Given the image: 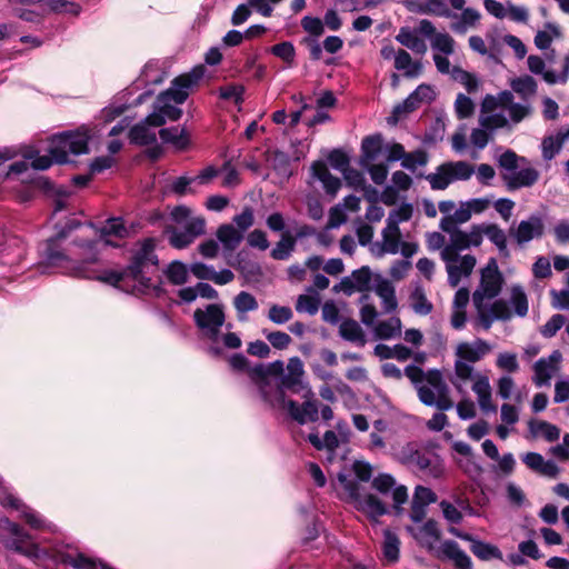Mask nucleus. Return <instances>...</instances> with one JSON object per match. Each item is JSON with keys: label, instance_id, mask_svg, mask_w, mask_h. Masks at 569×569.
I'll return each instance as SVG.
<instances>
[{"label": "nucleus", "instance_id": "obj_1", "mask_svg": "<svg viewBox=\"0 0 569 569\" xmlns=\"http://www.w3.org/2000/svg\"><path fill=\"white\" fill-rule=\"evenodd\" d=\"M80 226L79 221L71 218L56 231L54 236L46 240L42 258L47 266L59 268L63 273L74 278L99 280L122 290H141L150 287L151 279L144 273L149 267L158 266L153 239L148 238L141 242L126 269H100L97 266L99 242L112 244L109 237L124 238L128 234L124 222L121 218H110L100 229V240H73L62 249V243L70 232Z\"/></svg>", "mask_w": 569, "mask_h": 569}, {"label": "nucleus", "instance_id": "obj_2", "mask_svg": "<svg viewBox=\"0 0 569 569\" xmlns=\"http://www.w3.org/2000/svg\"><path fill=\"white\" fill-rule=\"evenodd\" d=\"M303 377V362L299 357L289 358L286 368L281 360H276L249 370V378L258 388L262 401L273 409L284 408L286 390L301 393L310 388Z\"/></svg>", "mask_w": 569, "mask_h": 569}, {"label": "nucleus", "instance_id": "obj_3", "mask_svg": "<svg viewBox=\"0 0 569 569\" xmlns=\"http://www.w3.org/2000/svg\"><path fill=\"white\" fill-rule=\"evenodd\" d=\"M502 282V276L497 267H487L481 272L479 288L473 292L478 323L485 330L490 329L496 320L506 321L511 319V311L507 301L498 299L490 305L485 303L486 299H493L500 293Z\"/></svg>", "mask_w": 569, "mask_h": 569}, {"label": "nucleus", "instance_id": "obj_4", "mask_svg": "<svg viewBox=\"0 0 569 569\" xmlns=\"http://www.w3.org/2000/svg\"><path fill=\"white\" fill-rule=\"evenodd\" d=\"M89 134L87 131H67L54 136L51 140L49 152L47 156H39L34 149H28L23 152L26 160H32L31 167L36 170H47L53 162L66 163L69 161V154H83L89 151Z\"/></svg>", "mask_w": 569, "mask_h": 569}, {"label": "nucleus", "instance_id": "obj_5", "mask_svg": "<svg viewBox=\"0 0 569 569\" xmlns=\"http://www.w3.org/2000/svg\"><path fill=\"white\" fill-rule=\"evenodd\" d=\"M511 91L505 90L497 96L487 94L481 102L480 124L487 129L496 130L508 127L509 121L502 112L506 110L513 123L521 122L531 114L532 108L528 101L517 103Z\"/></svg>", "mask_w": 569, "mask_h": 569}, {"label": "nucleus", "instance_id": "obj_6", "mask_svg": "<svg viewBox=\"0 0 569 569\" xmlns=\"http://www.w3.org/2000/svg\"><path fill=\"white\" fill-rule=\"evenodd\" d=\"M202 72L193 70L189 74L177 77L172 81L171 88L158 96L154 103L153 111L148 116V121L152 122L156 127H161L166 120L176 121L182 116V110L170 102L176 104L183 103L188 96L189 90L198 83L201 79Z\"/></svg>", "mask_w": 569, "mask_h": 569}, {"label": "nucleus", "instance_id": "obj_7", "mask_svg": "<svg viewBox=\"0 0 569 569\" xmlns=\"http://www.w3.org/2000/svg\"><path fill=\"white\" fill-rule=\"evenodd\" d=\"M501 180L508 191L530 188L539 180L540 172L525 158L507 150L498 159Z\"/></svg>", "mask_w": 569, "mask_h": 569}, {"label": "nucleus", "instance_id": "obj_8", "mask_svg": "<svg viewBox=\"0 0 569 569\" xmlns=\"http://www.w3.org/2000/svg\"><path fill=\"white\" fill-rule=\"evenodd\" d=\"M491 350V345L481 338L457 345L453 365L455 376L451 382L458 391L462 390V383L472 379L475 372L473 363L482 360Z\"/></svg>", "mask_w": 569, "mask_h": 569}, {"label": "nucleus", "instance_id": "obj_9", "mask_svg": "<svg viewBox=\"0 0 569 569\" xmlns=\"http://www.w3.org/2000/svg\"><path fill=\"white\" fill-rule=\"evenodd\" d=\"M401 463L412 470L421 472L426 477L438 479L443 475V461L433 450L409 442L398 453Z\"/></svg>", "mask_w": 569, "mask_h": 569}, {"label": "nucleus", "instance_id": "obj_10", "mask_svg": "<svg viewBox=\"0 0 569 569\" xmlns=\"http://www.w3.org/2000/svg\"><path fill=\"white\" fill-rule=\"evenodd\" d=\"M417 391L420 401L426 406L436 407L441 411L449 410L453 406L449 397V388L441 371L437 369L427 371V381L418 386Z\"/></svg>", "mask_w": 569, "mask_h": 569}, {"label": "nucleus", "instance_id": "obj_11", "mask_svg": "<svg viewBox=\"0 0 569 569\" xmlns=\"http://www.w3.org/2000/svg\"><path fill=\"white\" fill-rule=\"evenodd\" d=\"M475 173V167L467 161H448L437 167L426 179L432 190H445L456 181H467Z\"/></svg>", "mask_w": 569, "mask_h": 569}, {"label": "nucleus", "instance_id": "obj_12", "mask_svg": "<svg viewBox=\"0 0 569 569\" xmlns=\"http://www.w3.org/2000/svg\"><path fill=\"white\" fill-rule=\"evenodd\" d=\"M442 231L449 234V242L441 250L442 260H457L460 251L481 244V236L477 224H472L469 231L459 228Z\"/></svg>", "mask_w": 569, "mask_h": 569}, {"label": "nucleus", "instance_id": "obj_13", "mask_svg": "<svg viewBox=\"0 0 569 569\" xmlns=\"http://www.w3.org/2000/svg\"><path fill=\"white\" fill-rule=\"evenodd\" d=\"M379 247V254H397L400 252L406 259L411 258L418 251V244L411 241H402V234L399 227L386 224L381 231V242Z\"/></svg>", "mask_w": 569, "mask_h": 569}, {"label": "nucleus", "instance_id": "obj_14", "mask_svg": "<svg viewBox=\"0 0 569 569\" xmlns=\"http://www.w3.org/2000/svg\"><path fill=\"white\" fill-rule=\"evenodd\" d=\"M345 489L355 507L372 519L387 513L386 505L373 495L365 492L359 482L348 481L345 483Z\"/></svg>", "mask_w": 569, "mask_h": 569}, {"label": "nucleus", "instance_id": "obj_15", "mask_svg": "<svg viewBox=\"0 0 569 569\" xmlns=\"http://www.w3.org/2000/svg\"><path fill=\"white\" fill-rule=\"evenodd\" d=\"M193 319L197 327L207 332L210 339L216 340L220 328L223 326L226 316L221 305H208L204 309H196Z\"/></svg>", "mask_w": 569, "mask_h": 569}, {"label": "nucleus", "instance_id": "obj_16", "mask_svg": "<svg viewBox=\"0 0 569 569\" xmlns=\"http://www.w3.org/2000/svg\"><path fill=\"white\" fill-rule=\"evenodd\" d=\"M301 393L305 399L302 405L293 400H284L283 409H287L289 416L300 425H305L308 421L316 422L319 419V408L311 387Z\"/></svg>", "mask_w": 569, "mask_h": 569}, {"label": "nucleus", "instance_id": "obj_17", "mask_svg": "<svg viewBox=\"0 0 569 569\" xmlns=\"http://www.w3.org/2000/svg\"><path fill=\"white\" fill-rule=\"evenodd\" d=\"M561 358L560 351L555 350L548 357H542L533 363L532 382L536 387L550 386L552 377L559 371Z\"/></svg>", "mask_w": 569, "mask_h": 569}, {"label": "nucleus", "instance_id": "obj_18", "mask_svg": "<svg viewBox=\"0 0 569 569\" xmlns=\"http://www.w3.org/2000/svg\"><path fill=\"white\" fill-rule=\"evenodd\" d=\"M206 231V220L202 217H193L184 226L183 230H173L169 237L170 244L177 249H183L191 244L196 238Z\"/></svg>", "mask_w": 569, "mask_h": 569}, {"label": "nucleus", "instance_id": "obj_19", "mask_svg": "<svg viewBox=\"0 0 569 569\" xmlns=\"http://www.w3.org/2000/svg\"><path fill=\"white\" fill-rule=\"evenodd\" d=\"M448 531L465 541L471 542L470 550L471 552L479 558L480 560L488 561L490 559H499L502 560L503 556L500 549L491 543L483 542L473 538L470 533L463 532L456 527H450Z\"/></svg>", "mask_w": 569, "mask_h": 569}, {"label": "nucleus", "instance_id": "obj_20", "mask_svg": "<svg viewBox=\"0 0 569 569\" xmlns=\"http://www.w3.org/2000/svg\"><path fill=\"white\" fill-rule=\"evenodd\" d=\"M372 488L382 495L391 493L395 508H399L408 500L406 486H397L395 478L389 473H380L373 478Z\"/></svg>", "mask_w": 569, "mask_h": 569}, {"label": "nucleus", "instance_id": "obj_21", "mask_svg": "<svg viewBox=\"0 0 569 569\" xmlns=\"http://www.w3.org/2000/svg\"><path fill=\"white\" fill-rule=\"evenodd\" d=\"M543 230L542 218L538 214H531L527 220L520 221L516 229H510V234L518 244H525L535 238H540Z\"/></svg>", "mask_w": 569, "mask_h": 569}, {"label": "nucleus", "instance_id": "obj_22", "mask_svg": "<svg viewBox=\"0 0 569 569\" xmlns=\"http://www.w3.org/2000/svg\"><path fill=\"white\" fill-rule=\"evenodd\" d=\"M471 389L477 396V401L480 409L485 413H496L497 406L492 402V390L489 381V377L482 373L473 372Z\"/></svg>", "mask_w": 569, "mask_h": 569}, {"label": "nucleus", "instance_id": "obj_23", "mask_svg": "<svg viewBox=\"0 0 569 569\" xmlns=\"http://www.w3.org/2000/svg\"><path fill=\"white\" fill-rule=\"evenodd\" d=\"M443 261L448 272V282L452 288L457 287L462 278L469 277L476 266V258L471 254L462 257L458 254L457 260Z\"/></svg>", "mask_w": 569, "mask_h": 569}, {"label": "nucleus", "instance_id": "obj_24", "mask_svg": "<svg viewBox=\"0 0 569 569\" xmlns=\"http://www.w3.org/2000/svg\"><path fill=\"white\" fill-rule=\"evenodd\" d=\"M407 530L420 546L429 551L435 549L436 543L440 539V530L437 521L433 519H429L418 527H408Z\"/></svg>", "mask_w": 569, "mask_h": 569}, {"label": "nucleus", "instance_id": "obj_25", "mask_svg": "<svg viewBox=\"0 0 569 569\" xmlns=\"http://www.w3.org/2000/svg\"><path fill=\"white\" fill-rule=\"evenodd\" d=\"M191 273L200 280H211L216 284L223 286L234 279V273L230 269L216 271L212 266L202 262H194L190 266Z\"/></svg>", "mask_w": 569, "mask_h": 569}, {"label": "nucleus", "instance_id": "obj_26", "mask_svg": "<svg viewBox=\"0 0 569 569\" xmlns=\"http://www.w3.org/2000/svg\"><path fill=\"white\" fill-rule=\"evenodd\" d=\"M522 462L531 471L548 478H557L560 469L552 460H546L541 453L527 452L521 456Z\"/></svg>", "mask_w": 569, "mask_h": 569}, {"label": "nucleus", "instance_id": "obj_27", "mask_svg": "<svg viewBox=\"0 0 569 569\" xmlns=\"http://www.w3.org/2000/svg\"><path fill=\"white\" fill-rule=\"evenodd\" d=\"M438 557L451 560L457 569H471L470 557L453 540H445L439 550Z\"/></svg>", "mask_w": 569, "mask_h": 569}, {"label": "nucleus", "instance_id": "obj_28", "mask_svg": "<svg viewBox=\"0 0 569 569\" xmlns=\"http://www.w3.org/2000/svg\"><path fill=\"white\" fill-rule=\"evenodd\" d=\"M311 172L315 178L322 182L328 194L335 197L341 187L339 178L332 176L323 161H315L311 166Z\"/></svg>", "mask_w": 569, "mask_h": 569}, {"label": "nucleus", "instance_id": "obj_29", "mask_svg": "<svg viewBox=\"0 0 569 569\" xmlns=\"http://www.w3.org/2000/svg\"><path fill=\"white\" fill-rule=\"evenodd\" d=\"M157 127L148 121V117L140 123L130 129V141L138 146H149L157 141L156 129Z\"/></svg>", "mask_w": 569, "mask_h": 569}, {"label": "nucleus", "instance_id": "obj_30", "mask_svg": "<svg viewBox=\"0 0 569 569\" xmlns=\"http://www.w3.org/2000/svg\"><path fill=\"white\" fill-rule=\"evenodd\" d=\"M395 69L401 71L403 77L415 79L422 73L423 64L420 60H413L406 50L399 49L395 61Z\"/></svg>", "mask_w": 569, "mask_h": 569}, {"label": "nucleus", "instance_id": "obj_31", "mask_svg": "<svg viewBox=\"0 0 569 569\" xmlns=\"http://www.w3.org/2000/svg\"><path fill=\"white\" fill-rule=\"evenodd\" d=\"M450 6L456 10L463 9L465 0H448ZM419 11L426 14H433L437 17L450 18L451 11L447 6L446 0H426Z\"/></svg>", "mask_w": 569, "mask_h": 569}, {"label": "nucleus", "instance_id": "obj_32", "mask_svg": "<svg viewBox=\"0 0 569 569\" xmlns=\"http://www.w3.org/2000/svg\"><path fill=\"white\" fill-rule=\"evenodd\" d=\"M159 136L163 143L170 144L179 151L187 149L190 143L186 129L178 126L160 129Z\"/></svg>", "mask_w": 569, "mask_h": 569}, {"label": "nucleus", "instance_id": "obj_33", "mask_svg": "<svg viewBox=\"0 0 569 569\" xmlns=\"http://www.w3.org/2000/svg\"><path fill=\"white\" fill-rule=\"evenodd\" d=\"M457 503L458 506H455L448 500H441L439 502L443 518L451 525H460L462 522L463 515L461 510H468L470 513L472 512V508L467 500L458 499Z\"/></svg>", "mask_w": 569, "mask_h": 569}, {"label": "nucleus", "instance_id": "obj_34", "mask_svg": "<svg viewBox=\"0 0 569 569\" xmlns=\"http://www.w3.org/2000/svg\"><path fill=\"white\" fill-rule=\"evenodd\" d=\"M478 226V231L481 236V241L483 240V236H486L499 250L500 253L508 254L507 250V236L505 231L496 223H480Z\"/></svg>", "mask_w": 569, "mask_h": 569}, {"label": "nucleus", "instance_id": "obj_35", "mask_svg": "<svg viewBox=\"0 0 569 569\" xmlns=\"http://www.w3.org/2000/svg\"><path fill=\"white\" fill-rule=\"evenodd\" d=\"M396 40L420 56L427 52L428 48L426 41L420 38L415 30L408 27H403L399 30Z\"/></svg>", "mask_w": 569, "mask_h": 569}, {"label": "nucleus", "instance_id": "obj_36", "mask_svg": "<svg viewBox=\"0 0 569 569\" xmlns=\"http://www.w3.org/2000/svg\"><path fill=\"white\" fill-rule=\"evenodd\" d=\"M217 238L227 251L236 250L243 239V234L233 224H221L217 230Z\"/></svg>", "mask_w": 569, "mask_h": 569}, {"label": "nucleus", "instance_id": "obj_37", "mask_svg": "<svg viewBox=\"0 0 569 569\" xmlns=\"http://www.w3.org/2000/svg\"><path fill=\"white\" fill-rule=\"evenodd\" d=\"M507 303L511 307V316L515 315L520 318L527 316L529 310L528 297L520 284H513L510 288V298Z\"/></svg>", "mask_w": 569, "mask_h": 569}, {"label": "nucleus", "instance_id": "obj_38", "mask_svg": "<svg viewBox=\"0 0 569 569\" xmlns=\"http://www.w3.org/2000/svg\"><path fill=\"white\" fill-rule=\"evenodd\" d=\"M529 430L533 437H542L549 442H553L560 437V429L547 421L531 420L529 421Z\"/></svg>", "mask_w": 569, "mask_h": 569}, {"label": "nucleus", "instance_id": "obj_39", "mask_svg": "<svg viewBox=\"0 0 569 569\" xmlns=\"http://www.w3.org/2000/svg\"><path fill=\"white\" fill-rule=\"evenodd\" d=\"M81 12L80 4L68 0H44L42 13H68L78 16Z\"/></svg>", "mask_w": 569, "mask_h": 569}, {"label": "nucleus", "instance_id": "obj_40", "mask_svg": "<svg viewBox=\"0 0 569 569\" xmlns=\"http://www.w3.org/2000/svg\"><path fill=\"white\" fill-rule=\"evenodd\" d=\"M471 219L470 211L465 202L455 209L452 216L442 217L439 223L441 230H451L459 228V224L466 223Z\"/></svg>", "mask_w": 569, "mask_h": 569}, {"label": "nucleus", "instance_id": "obj_41", "mask_svg": "<svg viewBox=\"0 0 569 569\" xmlns=\"http://www.w3.org/2000/svg\"><path fill=\"white\" fill-rule=\"evenodd\" d=\"M340 336L348 341L363 346L366 343L363 331L360 325L351 319L343 320L339 327Z\"/></svg>", "mask_w": 569, "mask_h": 569}, {"label": "nucleus", "instance_id": "obj_42", "mask_svg": "<svg viewBox=\"0 0 569 569\" xmlns=\"http://www.w3.org/2000/svg\"><path fill=\"white\" fill-rule=\"evenodd\" d=\"M511 89L521 96L525 101L537 93V82L530 76H521L510 82Z\"/></svg>", "mask_w": 569, "mask_h": 569}, {"label": "nucleus", "instance_id": "obj_43", "mask_svg": "<svg viewBox=\"0 0 569 569\" xmlns=\"http://www.w3.org/2000/svg\"><path fill=\"white\" fill-rule=\"evenodd\" d=\"M401 321L397 317L380 321L375 327V335L382 340H389L400 335Z\"/></svg>", "mask_w": 569, "mask_h": 569}, {"label": "nucleus", "instance_id": "obj_44", "mask_svg": "<svg viewBox=\"0 0 569 569\" xmlns=\"http://www.w3.org/2000/svg\"><path fill=\"white\" fill-rule=\"evenodd\" d=\"M399 547L400 541L396 533L390 531L389 529L383 532V543H382V553L383 558L390 562L395 563L399 559Z\"/></svg>", "mask_w": 569, "mask_h": 569}, {"label": "nucleus", "instance_id": "obj_45", "mask_svg": "<svg viewBox=\"0 0 569 569\" xmlns=\"http://www.w3.org/2000/svg\"><path fill=\"white\" fill-rule=\"evenodd\" d=\"M565 143V137L562 131L557 132L553 136L545 137L541 142V152L545 160L553 159L561 150Z\"/></svg>", "mask_w": 569, "mask_h": 569}, {"label": "nucleus", "instance_id": "obj_46", "mask_svg": "<svg viewBox=\"0 0 569 569\" xmlns=\"http://www.w3.org/2000/svg\"><path fill=\"white\" fill-rule=\"evenodd\" d=\"M376 293L380 297L382 307L387 312H391L397 308L395 288L389 281L383 280L379 282L376 287Z\"/></svg>", "mask_w": 569, "mask_h": 569}, {"label": "nucleus", "instance_id": "obj_47", "mask_svg": "<svg viewBox=\"0 0 569 569\" xmlns=\"http://www.w3.org/2000/svg\"><path fill=\"white\" fill-rule=\"evenodd\" d=\"M308 441L317 449L322 450L326 449L330 452H333L339 447V439L335 431L328 430L323 435V439H320L318 433H310L308 436Z\"/></svg>", "mask_w": 569, "mask_h": 569}, {"label": "nucleus", "instance_id": "obj_48", "mask_svg": "<svg viewBox=\"0 0 569 569\" xmlns=\"http://www.w3.org/2000/svg\"><path fill=\"white\" fill-rule=\"evenodd\" d=\"M295 246L296 239L288 233H283L270 254L276 260H287L295 250Z\"/></svg>", "mask_w": 569, "mask_h": 569}, {"label": "nucleus", "instance_id": "obj_49", "mask_svg": "<svg viewBox=\"0 0 569 569\" xmlns=\"http://www.w3.org/2000/svg\"><path fill=\"white\" fill-rule=\"evenodd\" d=\"M382 149V138L380 134L368 136L362 140V156L368 161H375Z\"/></svg>", "mask_w": 569, "mask_h": 569}, {"label": "nucleus", "instance_id": "obj_50", "mask_svg": "<svg viewBox=\"0 0 569 569\" xmlns=\"http://www.w3.org/2000/svg\"><path fill=\"white\" fill-rule=\"evenodd\" d=\"M410 299L413 311L420 316H427L433 309L432 303L428 300L425 290L421 287H417L413 290Z\"/></svg>", "mask_w": 569, "mask_h": 569}, {"label": "nucleus", "instance_id": "obj_51", "mask_svg": "<svg viewBox=\"0 0 569 569\" xmlns=\"http://www.w3.org/2000/svg\"><path fill=\"white\" fill-rule=\"evenodd\" d=\"M233 306L239 317L258 309L259 305L254 296L247 291H240L233 299Z\"/></svg>", "mask_w": 569, "mask_h": 569}, {"label": "nucleus", "instance_id": "obj_52", "mask_svg": "<svg viewBox=\"0 0 569 569\" xmlns=\"http://www.w3.org/2000/svg\"><path fill=\"white\" fill-rule=\"evenodd\" d=\"M451 78L462 84L469 93L476 92L479 88L477 77L459 67L452 68Z\"/></svg>", "mask_w": 569, "mask_h": 569}, {"label": "nucleus", "instance_id": "obj_53", "mask_svg": "<svg viewBox=\"0 0 569 569\" xmlns=\"http://www.w3.org/2000/svg\"><path fill=\"white\" fill-rule=\"evenodd\" d=\"M431 48L445 56H450L455 51V39L446 32H438L431 39Z\"/></svg>", "mask_w": 569, "mask_h": 569}, {"label": "nucleus", "instance_id": "obj_54", "mask_svg": "<svg viewBox=\"0 0 569 569\" xmlns=\"http://www.w3.org/2000/svg\"><path fill=\"white\" fill-rule=\"evenodd\" d=\"M428 153L422 149H417L406 153L401 166L405 169L415 172L418 167H425L428 163Z\"/></svg>", "mask_w": 569, "mask_h": 569}, {"label": "nucleus", "instance_id": "obj_55", "mask_svg": "<svg viewBox=\"0 0 569 569\" xmlns=\"http://www.w3.org/2000/svg\"><path fill=\"white\" fill-rule=\"evenodd\" d=\"M166 276L172 284H176V286L183 284L188 280L187 266L180 261H172L167 267Z\"/></svg>", "mask_w": 569, "mask_h": 569}, {"label": "nucleus", "instance_id": "obj_56", "mask_svg": "<svg viewBox=\"0 0 569 569\" xmlns=\"http://www.w3.org/2000/svg\"><path fill=\"white\" fill-rule=\"evenodd\" d=\"M481 18L479 11L473 8H466L462 10L453 29L459 32H465L468 28L475 27Z\"/></svg>", "mask_w": 569, "mask_h": 569}, {"label": "nucleus", "instance_id": "obj_57", "mask_svg": "<svg viewBox=\"0 0 569 569\" xmlns=\"http://www.w3.org/2000/svg\"><path fill=\"white\" fill-rule=\"evenodd\" d=\"M413 208L410 203H402L400 207L393 209L389 212V216L386 220V224L392 227H399L401 222L409 221L412 217Z\"/></svg>", "mask_w": 569, "mask_h": 569}, {"label": "nucleus", "instance_id": "obj_58", "mask_svg": "<svg viewBox=\"0 0 569 569\" xmlns=\"http://www.w3.org/2000/svg\"><path fill=\"white\" fill-rule=\"evenodd\" d=\"M271 53L284 61L288 67H292L295 63L296 49L289 41H283L272 46Z\"/></svg>", "mask_w": 569, "mask_h": 569}, {"label": "nucleus", "instance_id": "obj_59", "mask_svg": "<svg viewBox=\"0 0 569 569\" xmlns=\"http://www.w3.org/2000/svg\"><path fill=\"white\" fill-rule=\"evenodd\" d=\"M496 366L509 376L519 370V362L516 353L500 352L496 359Z\"/></svg>", "mask_w": 569, "mask_h": 569}, {"label": "nucleus", "instance_id": "obj_60", "mask_svg": "<svg viewBox=\"0 0 569 569\" xmlns=\"http://www.w3.org/2000/svg\"><path fill=\"white\" fill-rule=\"evenodd\" d=\"M547 27L550 29V31L540 30L535 36V44L540 50L549 49L553 38L560 36V32L556 26L548 23Z\"/></svg>", "mask_w": 569, "mask_h": 569}, {"label": "nucleus", "instance_id": "obj_61", "mask_svg": "<svg viewBox=\"0 0 569 569\" xmlns=\"http://www.w3.org/2000/svg\"><path fill=\"white\" fill-rule=\"evenodd\" d=\"M293 312L290 307L272 305L268 312V319L276 325H283L291 320Z\"/></svg>", "mask_w": 569, "mask_h": 569}, {"label": "nucleus", "instance_id": "obj_62", "mask_svg": "<svg viewBox=\"0 0 569 569\" xmlns=\"http://www.w3.org/2000/svg\"><path fill=\"white\" fill-rule=\"evenodd\" d=\"M244 88L241 84H228L219 89V97L223 100H232L240 104L243 101Z\"/></svg>", "mask_w": 569, "mask_h": 569}, {"label": "nucleus", "instance_id": "obj_63", "mask_svg": "<svg viewBox=\"0 0 569 569\" xmlns=\"http://www.w3.org/2000/svg\"><path fill=\"white\" fill-rule=\"evenodd\" d=\"M455 109L459 119H466L472 116L475 104L469 97L463 93H459L455 102Z\"/></svg>", "mask_w": 569, "mask_h": 569}, {"label": "nucleus", "instance_id": "obj_64", "mask_svg": "<svg viewBox=\"0 0 569 569\" xmlns=\"http://www.w3.org/2000/svg\"><path fill=\"white\" fill-rule=\"evenodd\" d=\"M565 322V316L556 313L540 328V333L545 338H552L562 328Z\"/></svg>", "mask_w": 569, "mask_h": 569}]
</instances>
